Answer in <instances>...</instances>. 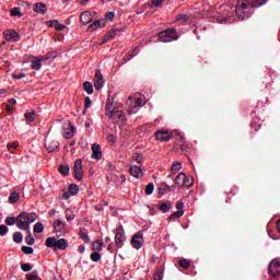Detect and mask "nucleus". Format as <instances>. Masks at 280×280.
Returning a JSON list of instances; mask_svg holds the SVG:
<instances>
[{"instance_id":"nucleus-40","label":"nucleus","mask_w":280,"mask_h":280,"mask_svg":"<svg viewBox=\"0 0 280 280\" xmlns=\"http://www.w3.org/2000/svg\"><path fill=\"white\" fill-rule=\"evenodd\" d=\"M27 280H40L38 277V271H32L31 273L26 275Z\"/></svg>"},{"instance_id":"nucleus-44","label":"nucleus","mask_w":280,"mask_h":280,"mask_svg":"<svg viewBox=\"0 0 280 280\" xmlns=\"http://www.w3.org/2000/svg\"><path fill=\"white\" fill-rule=\"evenodd\" d=\"M154 192V184L150 183L145 187V194L147 196H151V194Z\"/></svg>"},{"instance_id":"nucleus-45","label":"nucleus","mask_w":280,"mask_h":280,"mask_svg":"<svg viewBox=\"0 0 280 280\" xmlns=\"http://www.w3.org/2000/svg\"><path fill=\"white\" fill-rule=\"evenodd\" d=\"M90 258L93 261L97 262V261H100V259H102V255H100V253H97V252H94V253L91 254Z\"/></svg>"},{"instance_id":"nucleus-26","label":"nucleus","mask_w":280,"mask_h":280,"mask_svg":"<svg viewBox=\"0 0 280 280\" xmlns=\"http://www.w3.org/2000/svg\"><path fill=\"white\" fill-rule=\"evenodd\" d=\"M159 191L160 194H170V191H172V187H170V185L166 183H162L159 186Z\"/></svg>"},{"instance_id":"nucleus-3","label":"nucleus","mask_w":280,"mask_h":280,"mask_svg":"<svg viewBox=\"0 0 280 280\" xmlns=\"http://www.w3.org/2000/svg\"><path fill=\"white\" fill-rule=\"evenodd\" d=\"M38 219V215L34 212H21L18 215L16 226L21 231H30V224H34V221Z\"/></svg>"},{"instance_id":"nucleus-54","label":"nucleus","mask_w":280,"mask_h":280,"mask_svg":"<svg viewBox=\"0 0 280 280\" xmlns=\"http://www.w3.org/2000/svg\"><path fill=\"white\" fill-rule=\"evenodd\" d=\"M14 80H22V78H25V73H18L13 74Z\"/></svg>"},{"instance_id":"nucleus-11","label":"nucleus","mask_w":280,"mask_h":280,"mask_svg":"<svg viewBox=\"0 0 280 280\" xmlns=\"http://www.w3.org/2000/svg\"><path fill=\"white\" fill-rule=\"evenodd\" d=\"M94 89L97 91L104 89V75L100 70L96 71L94 77Z\"/></svg>"},{"instance_id":"nucleus-8","label":"nucleus","mask_w":280,"mask_h":280,"mask_svg":"<svg viewBox=\"0 0 280 280\" xmlns=\"http://www.w3.org/2000/svg\"><path fill=\"white\" fill-rule=\"evenodd\" d=\"M115 242H116V246H118L119 248H121V246H124V243L126 242V234L124 233V226L119 225L116 230H115Z\"/></svg>"},{"instance_id":"nucleus-36","label":"nucleus","mask_w":280,"mask_h":280,"mask_svg":"<svg viewBox=\"0 0 280 280\" xmlns=\"http://www.w3.org/2000/svg\"><path fill=\"white\" fill-rule=\"evenodd\" d=\"M92 248L93 250H102V248H104V243L102 241H95L93 244H92Z\"/></svg>"},{"instance_id":"nucleus-9","label":"nucleus","mask_w":280,"mask_h":280,"mask_svg":"<svg viewBox=\"0 0 280 280\" xmlns=\"http://www.w3.org/2000/svg\"><path fill=\"white\" fill-rule=\"evenodd\" d=\"M74 178H75V180H82V178H84V170L82 166L81 159H78L74 162Z\"/></svg>"},{"instance_id":"nucleus-58","label":"nucleus","mask_w":280,"mask_h":280,"mask_svg":"<svg viewBox=\"0 0 280 280\" xmlns=\"http://www.w3.org/2000/svg\"><path fill=\"white\" fill-rule=\"evenodd\" d=\"M109 38H115L117 36V30H113L108 33Z\"/></svg>"},{"instance_id":"nucleus-59","label":"nucleus","mask_w":280,"mask_h":280,"mask_svg":"<svg viewBox=\"0 0 280 280\" xmlns=\"http://www.w3.org/2000/svg\"><path fill=\"white\" fill-rule=\"evenodd\" d=\"M153 5L154 8H159L161 5V3H163V0H153Z\"/></svg>"},{"instance_id":"nucleus-55","label":"nucleus","mask_w":280,"mask_h":280,"mask_svg":"<svg viewBox=\"0 0 280 280\" xmlns=\"http://www.w3.org/2000/svg\"><path fill=\"white\" fill-rule=\"evenodd\" d=\"M7 148H8L9 150H10V148L16 149V148H19V142L8 143V144H7Z\"/></svg>"},{"instance_id":"nucleus-16","label":"nucleus","mask_w":280,"mask_h":280,"mask_svg":"<svg viewBox=\"0 0 280 280\" xmlns=\"http://www.w3.org/2000/svg\"><path fill=\"white\" fill-rule=\"evenodd\" d=\"M92 159H95V161L102 159V147L97 143L92 144Z\"/></svg>"},{"instance_id":"nucleus-12","label":"nucleus","mask_w":280,"mask_h":280,"mask_svg":"<svg viewBox=\"0 0 280 280\" xmlns=\"http://www.w3.org/2000/svg\"><path fill=\"white\" fill-rule=\"evenodd\" d=\"M269 275H271V277H279L280 275V262L277 260H272L269 264Z\"/></svg>"},{"instance_id":"nucleus-30","label":"nucleus","mask_w":280,"mask_h":280,"mask_svg":"<svg viewBox=\"0 0 280 280\" xmlns=\"http://www.w3.org/2000/svg\"><path fill=\"white\" fill-rule=\"evenodd\" d=\"M66 220L68 222H72V220H75V213L73 212L72 209H67L66 210Z\"/></svg>"},{"instance_id":"nucleus-10","label":"nucleus","mask_w":280,"mask_h":280,"mask_svg":"<svg viewBox=\"0 0 280 280\" xmlns=\"http://www.w3.org/2000/svg\"><path fill=\"white\" fill-rule=\"evenodd\" d=\"M131 246L136 248V250H139V248L143 246V234H135L131 238Z\"/></svg>"},{"instance_id":"nucleus-60","label":"nucleus","mask_w":280,"mask_h":280,"mask_svg":"<svg viewBox=\"0 0 280 280\" xmlns=\"http://www.w3.org/2000/svg\"><path fill=\"white\" fill-rule=\"evenodd\" d=\"M84 250H86V247H85L84 245H80V246L78 247V252H79V253L83 254Z\"/></svg>"},{"instance_id":"nucleus-64","label":"nucleus","mask_w":280,"mask_h":280,"mask_svg":"<svg viewBox=\"0 0 280 280\" xmlns=\"http://www.w3.org/2000/svg\"><path fill=\"white\" fill-rule=\"evenodd\" d=\"M70 197H71V196L69 195V192H65V194H63L65 200H69Z\"/></svg>"},{"instance_id":"nucleus-15","label":"nucleus","mask_w":280,"mask_h":280,"mask_svg":"<svg viewBox=\"0 0 280 280\" xmlns=\"http://www.w3.org/2000/svg\"><path fill=\"white\" fill-rule=\"evenodd\" d=\"M73 135H75V127L71 124L66 125L63 128V137L66 139H72Z\"/></svg>"},{"instance_id":"nucleus-46","label":"nucleus","mask_w":280,"mask_h":280,"mask_svg":"<svg viewBox=\"0 0 280 280\" xmlns=\"http://www.w3.org/2000/svg\"><path fill=\"white\" fill-rule=\"evenodd\" d=\"M11 16H23V14L21 13V9L20 8H13L11 10Z\"/></svg>"},{"instance_id":"nucleus-48","label":"nucleus","mask_w":280,"mask_h":280,"mask_svg":"<svg viewBox=\"0 0 280 280\" xmlns=\"http://www.w3.org/2000/svg\"><path fill=\"white\" fill-rule=\"evenodd\" d=\"M177 21H179L180 23H185V21H189V15H186V14L177 15Z\"/></svg>"},{"instance_id":"nucleus-51","label":"nucleus","mask_w":280,"mask_h":280,"mask_svg":"<svg viewBox=\"0 0 280 280\" xmlns=\"http://www.w3.org/2000/svg\"><path fill=\"white\" fill-rule=\"evenodd\" d=\"M105 19L107 21H113V19H115V12H113V11L107 12L106 15H105Z\"/></svg>"},{"instance_id":"nucleus-49","label":"nucleus","mask_w":280,"mask_h":280,"mask_svg":"<svg viewBox=\"0 0 280 280\" xmlns=\"http://www.w3.org/2000/svg\"><path fill=\"white\" fill-rule=\"evenodd\" d=\"M183 215H185V211L177 210L171 215V218H183Z\"/></svg>"},{"instance_id":"nucleus-19","label":"nucleus","mask_w":280,"mask_h":280,"mask_svg":"<svg viewBox=\"0 0 280 280\" xmlns=\"http://www.w3.org/2000/svg\"><path fill=\"white\" fill-rule=\"evenodd\" d=\"M66 226H67V223L60 221L59 219H57L54 222V229H55L56 233H65Z\"/></svg>"},{"instance_id":"nucleus-5","label":"nucleus","mask_w":280,"mask_h":280,"mask_svg":"<svg viewBox=\"0 0 280 280\" xmlns=\"http://www.w3.org/2000/svg\"><path fill=\"white\" fill-rule=\"evenodd\" d=\"M143 104V98L141 96H129L127 101V113H129V115H137L139 108H142Z\"/></svg>"},{"instance_id":"nucleus-13","label":"nucleus","mask_w":280,"mask_h":280,"mask_svg":"<svg viewBox=\"0 0 280 280\" xmlns=\"http://www.w3.org/2000/svg\"><path fill=\"white\" fill-rule=\"evenodd\" d=\"M4 38L9 43H16V40H19V33L14 30H8L4 32Z\"/></svg>"},{"instance_id":"nucleus-14","label":"nucleus","mask_w":280,"mask_h":280,"mask_svg":"<svg viewBox=\"0 0 280 280\" xmlns=\"http://www.w3.org/2000/svg\"><path fill=\"white\" fill-rule=\"evenodd\" d=\"M129 173L133 178H143V170L141 166L133 165L129 168Z\"/></svg>"},{"instance_id":"nucleus-33","label":"nucleus","mask_w":280,"mask_h":280,"mask_svg":"<svg viewBox=\"0 0 280 280\" xmlns=\"http://www.w3.org/2000/svg\"><path fill=\"white\" fill-rule=\"evenodd\" d=\"M26 232H27V236L25 237L26 244H28V246H34L35 240H34V236H32V231L26 230Z\"/></svg>"},{"instance_id":"nucleus-32","label":"nucleus","mask_w":280,"mask_h":280,"mask_svg":"<svg viewBox=\"0 0 280 280\" xmlns=\"http://www.w3.org/2000/svg\"><path fill=\"white\" fill-rule=\"evenodd\" d=\"M42 58H44V62H46V60H54L55 58H58V52L52 50Z\"/></svg>"},{"instance_id":"nucleus-62","label":"nucleus","mask_w":280,"mask_h":280,"mask_svg":"<svg viewBox=\"0 0 280 280\" xmlns=\"http://www.w3.org/2000/svg\"><path fill=\"white\" fill-rule=\"evenodd\" d=\"M113 39L110 36L105 35L104 39H103V43H108V40Z\"/></svg>"},{"instance_id":"nucleus-2","label":"nucleus","mask_w":280,"mask_h":280,"mask_svg":"<svg viewBox=\"0 0 280 280\" xmlns=\"http://www.w3.org/2000/svg\"><path fill=\"white\" fill-rule=\"evenodd\" d=\"M255 4H253V0H238L235 5V12L237 19L244 20L248 19L250 14H253V9Z\"/></svg>"},{"instance_id":"nucleus-34","label":"nucleus","mask_w":280,"mask_h":280,"mask_svg":"<svg viewBox=\"0 0 280 280\" xmlns=\"http://www.w3.org/2000/svg\"><path fill=\"white\" fill-rule=\"evenodd\" d=\"M26 121H34V119H36V112L34 110H31V112H27L25 115H24Z\"/></svg>"},{"instance_id":"nucleus-27","label":"nucleus","mask_w":280,"mask_h":280,"mask_svg":"<svg viewBox=\"0 0 280 280\" xmlns=\"http://www.w3.org/2000/svg\"><path fill=\"white\" fill-rule=\"evenodd\" d=\"M182 170H183V164L180 162H175L171 166L172 174H178V172L182 171Z\"/></svg>"},{"instance_id":"nucleus-31","label":"nucleus","mask_w":280,"mask_h":280,"mask_svg":"<svg viewBox=\"0 0 280 280\" xmlns=\"http://www.w3.org/2000/svg\"><path fill=\"white\" fill-rule=\"evenodd\" d=\"M96 27H104V24H102L101 20L95 21L94 23L89 25V31L90 32H95Z\"/></svg>"},{"instance_id":"nucleus-57","label":"nucleus","mask_w":280,"mask_h":280,"mask_svg":"<svg viewBox=\"0 0 280 280\" xmlns=\"http://www.w3.org/2000/svg\"><path fill=\"white\" fill-rule=\"evenodd\" d=\"M154 280H163V273L156 272V273L154 275Z\"/></svg>"},{"instance_id":"nucleus-18","label":"nucleus","mask_w":280,"mask_h":280,"mask_svg":"<svg viewBox=\"0 0 280 280\" xmlns=\"http://www.w3.org/2000/svg\"><path fill=\"white\" fill-rule=\"evenodd\" d=\"M80 21L83 25H89L93 21V14L90 11L81 13Z\"/></svg>"},{"instance_id":"nucleus-47","label":"nucleus","mask_w":280,"mask_h":280,"mask_svg":"<svg viewBox=\"0 0 280 280\" xmlns=\"http://www.w3.org/2000/svg\"><path fill=\"white\" fill-rule=\"evenodd\" d=\"M22 252L25 254V255H32V253H34V248L30 247V246H23L22 247Z\"/></svg>"},{"instance_id":"nucleus-50","label":"nucleus","mask_w":280,"mask_h":280,"mask_svg":"<svg viewBox=\"0 0 280 280\" xmlns=\"http://www.w3.org/2000/svg\"><path fill=\"white\" fill-rule=\"evenodd\" d=\"M21 268H22L23 272H30L33 267L30 264H22Z\"/></svg>"},{"instance_id":"nucleus-20","label":"nucleus","mask_w":280,"mask_h":280,"mask_svg":"<svg viewBox=\"0 0 280 280\" xmlns=\"http://www.w3.org/2000/svg\"><path fill=\"white\" fill-rule=\"evenodd\" d=\"M33 10L39 14H47V5L42 2L35 3Z\"/></svg>"},{"instance_id":"nucleus-38","label":"nucleus","mask_w":280,"mask_h":280,"mask_svg":"<svg viewBox=\"0 0 280 280\" xmlns=\"http://www.w3.org/2000/svg\"><path fill=\"white\" fill-rule=\"evenodd\" d=\"M68 191L71 194V196H75L78 195V191H80V188H78V185L71 184L68 188Z\"/></svg>"},{"instance_id":"nucleus-63","label":"nucleus","mask_w":280,"mask_h":280,"mask_svg":"<svg viewBox=\"0 0 280 280\" xmlns=\"http://www.w3.org/2000/svg\"><path fill=\"white\" fill-rule=\"evenodd\" d=\"M107 141H115V137H114L113 135H109V136L107 137Z\"/></svg>"},{"instance_id":"nucleus-37","label":"nucleus","mask_w":280,"mask_h":280,"mask_svg":"<svg viewBox=\"0 0 280 280\" xmlns=\"http://www.w3.org/2000/svg\"><path fill=\"white\" fill-rule=\"evenodd\" d=\"M34 233H43L45 231V225L43 223L37 222L33 228Z\"/></svg>"},{"instance_id":"nucleus-42","label":"nucleus","mask_w":280,"mask_h":280,"mask_svg":"<svg viewBox=\"0 0 280 280\" xmlns=\"http://www.w3.org/2000/svg\"><path fill=\"white\" fill-rule=\"evenodd\" d=\"M59 172L62 176H69V165H61Z\"/></svg>"},{"instance_id":"nucleus-43","label":"nucleus","mask_w":280,"mask_h":280,"mask_svg":"<svg viewBox=\"0 0 280 280\" xmlns=\"http://www.w3.org/2000/svg\"><path fill=\"white\" fill-rule=\"evenodd\" d=\"M266 3H268V0H253L254 8H261Z\"/></svg>"},{"instance_id":"nucleus-56","label":"nucleus","mask_w":280,"mask_h":280,"mask_svg":"<svg viewBox=\"0 0 280 280\" xmlns=\"http://www.w3.org/2000/svg\"><path fill=\"white\" fill-rule=\"evenodd\" d=\"M91 104H92L91 97L89 96L85 97V108H90Z\"/></svg>"},{"instance_id":"nucleus-6","label":"nucleus","mask_w":280,"mask_h":280,"mask_svg":"<svg viewBox=\"0 0 280 280\" xmlns=\"http://www.w3.org/2000/svg\"><path fill=\"white\" fill-rule=\"evenodd\" d=\"M159 39L161 40V43H172V40H178V33L175 28L162 31L159 34Z\"/></svg>"},{"instance_id":"nucleus-61","label":"nucleus","mask_w":280,"mask_h":280,"mask_svg":"<svg viewBox=\"0 0 280 280\" xmlns=\"http://www.w3.org/2000/svg\"><path fill=\"white\" fill-rule=\"evenodd\" d=\"M81 240H84V242H91V238H89V235L86 234L81 235Z\"/></svg>"},{"instance_id":"nucleus-25","label":"nucleus","mask_w":280,"mask_h":280,"mask_svg":"<svg viewBox=\"0 0 280 280\" xmlns=\"http://www.w3.org/2000/svg\"><path fill=\"white\" fill-rule=\"evenodd\" d=\"M160 211H163V213H167L172 209V202L164 201L161 206H159Z\"/></svg>"},{"instance_id":"nucleus-29","label":"nucleus","mask_w":280,"mask_h":280,"mask_svg":"<svg viewBox=\"0 0 280 280\" xmlns=\"http://www.w3.org/2000/svg\"><path fill=\"white\" fill-rule=\"evenodd\" d=\"M144 159H145V158H144L143 154H141V153H135V154L132 155V158H131V160H132L135 163H138V164L143 163Z\"/></svg>"},{"instance_id":"nucleus-21","label":"nucleus","mask_w":280,"mask_h":280,"mask_svg":"<svg viewBox=\"0 0 280 280\" xmlns=\"http://www.w3.org/2000/svg\"><path fill=\"white\" fill-rule=\"evenodd\" d=\"M58 148H60V143L56 140H52L51 142L46 143V150L48 152H56L58 151Z\"/></svg>"},{"instance_id":"nucleus-23","label":"nucleus","mask_w":280,"mask_h":280,"mask_svg":"<svg viewBox=\"0 0 280 280\" xmlns=\"http://www.w3.org/2000/svg\"><path fill=\"white\" fill-rule=\"evenodd\" d=\"M20 198H21V194H19L18 191H13L9 196V202L11 205H14V202H19Z\"/></svg>"},{"instance_id":"nucleus-17","label":"nucleus","mask_w":280,"mask_h":280,"mask_svg":"<svg viewBox=\"0 0 280 280\" xmlns=\"http://www.w3.org/2000/svg\"><path fill=\"white\" fill-rule=\"evenodd\" d=\"M155 138L158 141H170V139H172V133H170V131L160 130L155 132Z\"/></svg>"},{"instance_id":"nucleus-4","label":"nucleus","mask_w":280,"mask_h":280,"mask_svg":"<svg viewBox=\"0 0 280 280\" xmlns=\"http://www.w3.org/2000/svg\"><path fill=\"white\" fill-rule=\"evenodd\" d=\"M45 246L47 248H52V250H67L69 248V241L66 238H58L56 236H50L46 238Z\"/></svg>"},{"instance_id":"nucleus-39","label":"nucleus","mask_w":280,"mask_h":280,"mask_svg":"<svg viewBox=\"0 0 280 280\" xmlns=\"http://www.w3.org/2000/svg\"><path fill=\"white\" fill-rule=\"evenodd\" d=\"M13 242L21 244V242H23V234L21 232H15L13 235Z\"/></svg>"},{"instance_id":"nucleus-52","label":"nucleus","mask_w":280,"mask_h":280,"mask_svg":"<svg viewBox=\"0 0 280 280\" xmlns=\"http://www.w3.org/2000/svg\"><path fill=\"white\" fill-rule=\"evenodd\" d=\"M8 233V226L5 225H0V235L3 236Z\"/></svg>"},{"instance_id":"nucleus-41","label":"nucleus","mask_w":280,"mask_h":280,"mask_svg":"<svg viewBox=\"0 0 280 280\" xmlns=\"http://www.w3.org/2000/svg\"><path fill=\"white\" fill-rule=\"evenodd\" d=\"M180 268H189L191 266V261L189 259H180L179 260Z\"/></svg>"},{"instance_id":"nucleus-22","label":"nucleus","mask_w":280,"mask_h":280,"mask_svg":"<svg viewBox=\"0 0 280 280\" xmlns=\"http://www.w3.org/2000/svg\"><path fill=\"white\" fill-rule=\"evenodd\" d=\"M43 62H45L43 57H36L35 60L32 61V69L38 71L40 67H43Z\"/></svg>"},{"instance_id":"nucleus-7","label":"nucleus","mask_w":280,"mask_h":280,"mask_svg":"<svg viewBox=\"0 0 280 280\" xmlns=\"http://www.w3.org/2000/svg\"><path fill=\"white\" fill-rule=\"evenodd\" d=\"M175 185L177 187H192L194 178L182 172L175 177Z\"/></svg>"},{"instance_id":"nucleus-28","label":"nucleus","mask_w":280,"mask_h":280,"mask_svg":"<svg viewBox=\"0 0 280 280\" xmlns=\"http://www.w3.org/2000/svg\"><path fill=\"white\" fill-rule=\"evenodd\" d=\"M50 27H55V30H57L58 32H62V30H65V24H60V22L52 20L50 21Z\"/></svg>"},{"instance_id":"nucleus-53","label":"nucleus","mask_w":280,"mask_h":280,"mask_svg":"<svg viewBox=\"0 0 280 280\" xmlns=\"http://www.w3.org/2000/svg\"><path fill=\"white\" fill-rule=\"evenodd\" d=\"M176 209H177L178 211H183V209H185V203H183V201H178V202L176 203Z\"/></svg>"},{"instance_id":"nucleus-24","label":"nucleus","mask_w":280,"mask_h":280,"mask_svg":"<svg viewBox=\"0 0 280 280\" xmlns=\"http://www.w3.org/2000/svg\"><path fill=\"white\" fill-rule=\"evenodd\" d=\"M83 91H85V93H88V95H93V83L85 81L83 83Z\"/></svg>"},{"instance_id":"nucleus-35","label":"nucleus","mask_w":280,"mask_h":280,"mask_svg":"<svg viewBox=\"0 0 280 280\" xmlns=\"http://www.w3.org/2000/svg\"><path fill=\"white\" fill-rule=\"evenodd\" d=\"M5 224H8L9 226H13V224H19V217L18 218L8 217L5 219Z\"/></svg>"},{"instance_id":"nucleus-1","label":"nucleus","mask_w":280,"mask_h":280,"mask_svg":"<svg viewBox=\"0 0 280 280\" xmlns=\"http://www.w3.org/2000/svg\"><path fill=\"white\" fill-rule=\"evenodd\" d=\"M105 115L110 118L114 124H124L126 115L121 110V104L107 102L105 105Z\"/></svg>"}]
</instances>
